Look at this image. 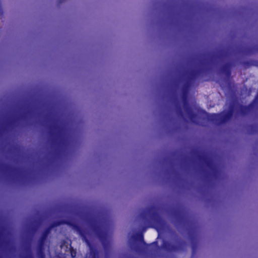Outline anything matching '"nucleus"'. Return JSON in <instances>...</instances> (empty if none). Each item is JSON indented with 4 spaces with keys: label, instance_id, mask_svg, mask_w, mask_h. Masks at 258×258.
<instances>
[{
    "label": "nucleus",
    "instance_id": "obj_1",
    "mask_svg": "<svg viewBox=\"0 0 258 258\" xmlns=\"http://www.w3.org/2000/svg\"><path fill=\"white\" fill-rule=\"evenodd\" d=\"M232 115V110L230 109L227 112H223L219 114H208L205 112L200 113L198 117H202L203 118H206L208 120H211L216 124H220L228 120Z\"/></svg>",
    "mask_w": 258,
    "mask_h": 258
},
{
    "label": "nucleus",
    "instance_id": "obj_2",
    "mask_svg": "<svg viewBox=\"0 0 258 258\" xmlns=\"http://www.w3.org/2000/svg\"><path fill=\"white\" fill-rule=\"evenodd\" d=\"M94 232L97 235L102 242L103 245L106 246V241L109 242L108 238L106 233L102 231L101 229L98 226H93L92 227Z\"/></svg>",
    "mask_w": 258,
    "mask_h": 258
},
{
    "label": "nucleus",
    "instance_id": "obj_3",
    "mask_svg": "<svg viewBox=\"0 0 258 258\" xmlns=\"http://www.w3.org/2000/svg\"><path fill=\"white\" fill-rule=\"evenodd\" d=\"M185 115L191 122L197 123L202 124V123L199 120L197 119V115H195L194 112L189 108L185 103Z\"/></svg>",
    "mask_w": 258,
    "mask_h": 258
},
{
    "label": "nucleus",
    "instance_id": "obj_4",
    "mask_svg": "<svg viewBox=\"0 0 258 258\" xmlns=\"http://www.w3.org/2000/svg\"><path fill=\"white\" fill-rule=\"evenodd\" d=\"M48 231H46L43 235L42 236L40 241V242H39V251H40V252H41V251H42V247H43V243L48 235Z\"/></svg>",
    "mask_w": 258,
    "mask_h": 258
},
{
    "label": "nucleus",
    "instance_id": "obj_5",
    "mask_svg": "<svg viewBox=\"0 0 258 258\" xmlns=\"http://www.w3.org/2000/svg\"><path fill=\"white\" fill-rule=\"evenodd\" d=\"M131 240L135 241H142L143 240V235L140 233L134 234L132 236Z\"/></svg>",
    "mask_w": 258,
    "mask_h": 258
},
{
    "label": "nucleus",
    "instance_id": "obj_6",
    "mask_svg": "<svg viewBox=\"0 0 258 258\" xmlns=\"http://www.w3.org/2000/svg\"><path fill=\"white\" fill-rule=\"evenodd\" d=\"M90 253L89 255H87L86 258H96L95 252L92 249L90 248Z\"/></svg>",
    "mask_w": 258,
    "mask_h": 258
},
{
    "label": "nucleus",
    "instance_id": "obj_7",
    "mask_svg": "<svg viewBox=\"0 0 258 258\" xmlns=\"http://www.w3.org/2000/svg\"><path fill=\"white\" fill-rule=\"evenodd\" d=\"M81 234L82 235L83 239H84V240L86 241L87 244H89L88 242V241L86 239V237L84 235H83V234Z\"/></svg>",
    "mask_w": 258,
    "mask_h": 258
},
{
    "label": "nucleus",
    "instance_id": "obj_8",
    "mask_svg": "<svg viewBox=\"0 0 258 258\" xmlns=\"http://www.w3.org/2000/svg\"><path fill=\"white\" fill-rule=\"evenodd\" d=\"M71 255H72V256H74L73 252H72Z\"/></svg>",
    "mask_w": 258,
    "mask_h": 258
},
{
    "label": "nucleus",
    "instance_id": "obj_9",
    "mask_svg": "<svg viewBox=\"0 0 258 258\" xmlns=\"http://www.w3.org/2000/svg\"><path fill=\"white\" fill-rule=\"evenodd\" d=\"M63 1V0H60V1H61L60 2H62Z\"/></svg>",
    "mask_w": 258,
    "mask_h": 258
}]
</instances>
